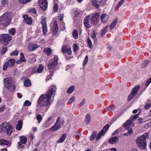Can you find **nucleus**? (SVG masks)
Listing matches in <instances>:
<instances>
[{"label": "nucleus", "instance_id": "7ed1b4c3", "mask_svg": "<svg viewBox=\"0 0 151 151\" xmlns=\"http://www.w3.org/2000/svg\"><path fill=\"white\" fill-rule=\"evenodd\" d=\"M12 16L11 12L5 13L0 17V29L1 26H6L8 25L11 21L10 18Z\"/></svg>", "mask_w": 151, "mask_h": 151}, {"label": "nucleus", "instance_id": "e2e57ef3", "mask_svg": "<svg viewBox=\"0 0 151 151\" xmlns=\"http://www.w3.org/2000/svg\"><path fill=\"white\" fill-rule=\"evenodd\" d=\"M18 146L19 148L23 149L24 147V146L23 145L21 142H19L18 143Z\"/></svg>", "mask_w": 151, "mask_h": 151}, {"label": "nucleus", "instance_id": "4be33fe9", "mask_svg": "<svg viewBox=\"0 0 151 151\" xmlns=\"http://www.w3.org/2000/svg\"><path fill=\"white\" fill-rule=\"evenodd\" d=\"M119 138L117 137H114L110 138L109 142L111 144H114L117 142L119 140Z\"/></svg>", "mask_w": 151, "mask_h": 151}, {"label": "nucleus", "instance_id": "39448f33", "mask_svg": "<svg viewBox=\"0 0 151 151\" xmlns=\"http://www.w3.org/2000/svg\"><path fill=\"white\" fill-rule=\"evenodd\" d=\"M58 57L55 55H54V58L52 59L48 64V68L50 70L54 69L55 68V66L58 64Z\"/></svg>", "mask_w": 151, "mask_h": 151}, {"label": "nucleus", "instance_id": "3c124183", "mask_svg": "<svg viewBox=\"0 0 151 151\" xmlns=\"http://www.w3.org/2000/svg\"><path fill=\"white\" fill-rule=\"evenodd\" d=\"M50 125V123L49 124L45 121L43 124V127H49Z\"/></svg>", "mask_w": 151, "mask_h": 151}, {"label": "nucleus", "instance_id": "680f3d73", "mask_svg": "<svg viewBox=\"0 0 151 151\" xmlns=\"http://www.w3.org/2000/svg\"><path fill=\"white\" fill-rule=\"evenodd\" d=\"M151 82V78L148 79L146 83H145V85L146 87H147L149 84Z\"/></svg>", "mask_w": 151, "mask_h": 151}, {"label": "nucleus", "instance_id": "c03bdc74", "mask_svg": "<svg viewBox=\"0 0 151 151\" xmlns=\"http://www.w3.org/2000/svg\"><path fill=\"white\" fill-rule=\"evenodd\" d=\"M145 109L146 110H148L151 108V103H147L144 106Z\"/></svg>", "mask_w": 151, "mask_h": 151}, {"label": "nucleus", "instance_id": "6e6d98bb", "mask_svg": "<svg viewBox=\"0 0 151 151\" xmlns=\"http://www.w3.org/2000/svg\"><path fill=\"white\" fill-rule=\"evenodd\" d=\"M31 0H19L20 3L22 4H24L30 1Z\"/></svg>", "mask_w": 151, "mask_h": 151}, {"label": "nucleus", "instance_id": "2f4dec72", "mask_svg": "<svg viewBox=\"0 0 151 151\" xmlns=\"http://www.w3.org/2000/svg\"><path fill=\"white\" fill-rule=\"evenodd\" d=\"M19 139L21 142L23 144H25L27 141V138L25 136H21L19 137Z\"/></svg>", "mask_w": 151, "mask_h": 151}, {"label": "nucleus", "instance_id": "0eeeda50", "mask_svg": "<svg viewBox=\"0 0 151 151\" xmlns=\"http://www.w3.org/2000/svg\"><path fill=\"white\" fill-rule=\"evenodd\" d=\"M140 88V86H137L135 87L132 90V92L129 94L128 98V101H130L137 95L138 91Z\"/></svg>", "mask_w": 151, "mask_h": 151}, {"label": "nucleus", "instance_id": "aec40b11", "mask_svg": "<svg viewBox=\"0 0 151 151\" xmlns=\"http://www.w3.org/2000/svg\"><path fill=\"white\" fill-rule=\"evenodd\" d=\"M109 16L106 14H102L101 16V22L103 23H105L107 20Z\"/></svg>", "mask_w": 151, "mask_h": 151}, {"label": "nucleus", "instance_id": "9d476101", "mask_svg": "<svg viewBox=\"0 0 151 151\" xmlns=\"http://www.w3.org/2000/svg\"><path fill=\"white\" fill-rule=\"evenodd\" d=\"M46 22L47 21L46 18L44 17L42 18V21L41 22V23L42 24L43 33L44 35L46 34L47 32Z\"/></svg>", "mask_w": 151, "mask_h": 151}, {"label": "nucleus", "instance_id": "09e8293b", "mask_svg": "<svg viewBox=\"0 0 151 151\" xmlns=\"http://www.w3.org/2000/svg\"><path fill=\"white\" fill-rule=\"evenodd\" d=\"M139 116V114H136L134 116L132 115L130 118V119L132 120L133 121H134V119H137Z\"/></svg>", "mask_w": 151, "mask_h": 151}, {"label": "nucleus", "instance_id": "5701e85b", "mask_svg": "<svg viewBox=\"0 0 151 151\" xmlns=\"http://www.w3.org/2000/svg\"><path fill=\"white\" fill-rule=\"evenodd\" d=\"M0 145H5L8 147L10 146L11 145V143L3 139L0 140Z\"/></svg>", "mask_w": 151, "mask_h": 151}, {"label": "nucleus", "instance_id": "a211bd4d", "mask_svg": "<svg viewBox=\"0 0 151 151\" xmlns=\"http://www.w3.org/2000/svg\"><path fill=\"white\" fill-rule=\"evenodd\" d=\"M61 127V126L56 122L55 124L50 129V130L52 131H56Z\"/></svg>", "mask_w": 151, "mask_h": 151}, {"label": "nucleus", "instance_id": "de8ad7c7", "mask_svg": "<svg viewBox=\"0 0 151 151\" xmlns=\"http://www.w3.org/2000/svg\"><path fill=\"white\" fill-rule=\"evenodd\" d=\"M125 0H121L117 4L116 8L118 9L119 8L123 3Z\"/></svg>", "mask_w": 151, "mask_h": 151}, {"label": "nucleus", "instance_id": "f257e3e1", "mask_svg": "<svg viewBox=\"0 0 151 151\" xmlns=\"http://www.w3.org/2000/svg\"><path fill=\"white\" fill-rule=\"evenodd\" d=\"M56 89L55 85L51 86L50 89L45 94L41 95L37 100L38 105L40 107H46L45 111H47L49 106H48L50 103V100L52 96L55 92Z\"/></svg>", "mask_w": 151, "mask_h": 151}, {"label": "nucleus", "instance_id": "1a4fd4ad", "mask_svg": "<svg viewBox=\"0 0 151 151\" xmlns=\"http://www.w3.org/2000/svg\"><path fill=\"white\" fill-rule=\"evenodd\" d=\"M11 40V36L8 34H3L0 35V41L7 42Z\"/></svg>", "mask_w": 151, "mask_h": 151}, {"label": "nucleus", "instance_id": "4d7b16f0", "mask_svg": "<svg viewBox=\"0 0 151 151\" xmlns=\"http://www.w3.org/2000/svg\"><path fill=\"white\" fill-rule=\"evenodd\" d=\"M58 4H54L53 6V10L55 12H56L58 9Z\"/></svg>", "mask_w": 151, "mask_h": 151}, {"label": "nucleus", "instance_id": "338daca9", "mask_svg": "<svg viewBox=\"0 0 151 151\" xmlns=\"http://www.w3.org/2000/svg\"><path fill=\"white\" fill-rule=\"evenodd\" d=\"M30 11L31 12L33 13L34 14H36L37 13L36 10L35 9H33L30 10Z\"/></svg>", "mask_w": 151, "mask_h": 151}, {"label": "nucleus", "instance_id": "4c0bfd02", "mask_svg": "<svg viewBox=\"0 0 151 151\" xmlns=\"http://www.w3.org/2000/svg\"><path fill=\"white\" fill-rule=\"evenodd\" d=\"M43 69L44 67L43 66L41 65H40L39 68L37 69V73H42L43 70Z\"/></svg>", "mask_w": 151, "mask_h": 151}, {"label": "nucleus", "instance_id": "72a5a7b5", "mask_svg": "<svg viewBox=\"0 0 151 151\" xmlns=\"http://www.w3.org/2000/svg\"><path fill=\"white\" fill-rule=\"evenodd\" d=\"M133 122L132 120L130 119L128 120L124 124V127H127L128 125H131L132 124Z\"/></svg>", "mask_w": 151, "mask_h": 151}, {"label": "nucleus", "instance_id": "603ef678", "mask_svg": "<svg viewBox=\"0 0 151 151\" xmlns=\"http://www.w3.org/2000/svg\"><path fill=\"white\" fill-rule=\"evenodd\" d=\"M18 53L19 51H18L15 50L11 53L10 55L12 56H17L18 55Z\"/></svg>", "mask_w": 151, "mask_h": 151}, {"label": "nucleus", "instance_id": "7c9ffc66", "mask_svg": "<svg viewBox=\"0 0 151 151\" xmlns=\"http://www.w3.org/2000/svg\"><path fill=\"white\" fill-rule=\"evenodd\" d=\"M74 86H71L68 88L67 92L68 94H70L74 91Z\"/></svg>", "mask_w": 151, "mask_h": 151}, {"label": "nucleus", "instance_id": "dca6fc26", "mask_svg": "<svg viewBox=\"0 0 151 151\" xmlns=\"http://www.w3.org/2000/svg\"><path fill=\"white\" fill-rule=\"evenodd\" d=\"M23 17L27 24L30 25L32 24V20L31 17L27 15H24L23 16Z\"/></svg>", "mask_w": 151, "mask_h": 151}, {"label": "nucleus", "instance_id": "a19ab883", "mask_svg": "<svg viewBox=\"0 0 151 151\" xmlns=\"http://www.w3.org/2000/svg\"><path fill=\"white\" fill-rule=\"evenodd\" d=\"M96 134L97 132H93L90 137V140L92 141L95 138V137Z\"/></svg>", "mask_w": 151, "mask_h": 151}, {"label": "nucleus", "instance_id": "49530a36", "mask_svg": "<svg viewBox=\"0 0 151 151\" xmlns=\"http://www.w3.org/2000/svg\"><path fill=\"white\" fill-rule=\"evenodd\" d=\"M75 97L74 96H73L70 98L69 100V101L68 102V103L69 104H71L75 100Z\"/></svg>", "mask_w": 151, "mask_h": 151}, {"label": "nucleus", "instance_id": "5fc2aeb1", "mask_svg": "<svg viewBox=\"0 0 151 151\" xmlns=\"http://www.w3.org/2000/svg\"><path fill=\"white\" fill-rule=\"evenodd\" d=\"M37 119L38 121V123H40L42 120V116L41 115H38L37 116Z\"/></svg>", "mask_w": 151, "mask_h": 151}, {"label": "nucleus", "instance_id": "79ce46f5", "mask_svg": "<svg viewBox=\"0 0 151 151\" xmlns=\"http://www.w3.org/2000/svg\"><path fill=\"white\" fill-rule=\"evenodd\" d=\"M87 43L88 45V46H89V47H90V48H91L92 47V42L91 39L90 38H88L87 39Z\"/></svg>", "mask_w": 151, "mask_h": 151}, {"label": "nucleus", "instance_id": "69168bd1", "mask_svg": "<svg viewBox=\"0 0 151 151\" xmlns=\"http://www.w3.org/2000/svg\"><path fill=\"white\" fill-rule=\"evenodd\" d=\"M149 63V62L148 60L145 61L143 63V65L144 66H146Z\"/></svg>", "mask_w": 151, "mask_h": 151}, {"label": "nucleus", "instance_id": "20e7f679", "mask_svg": "<svg viewBox=\"0 0 151 151\" xmlns=\"http://www.w3.org/2000/svg\"><path fill=\"white\" fill-rule=\"evenodd\" d=\"M2 130L8 135H10L13 131L12 126L9 122H4L0 124Z\"/></svg>", "mask_w": 151, "mask_h": 151}, {"label": "nucleus", "instance_id": "f3484780", "mask_svg": "<svg viewBox=\"0 0 151 151\" xmlns=\"http://www.w3.org/2000/svg\"><path fill=\"white\" fill-rule=\"evenodd\" d=\"M124 130L126 131L127 132L126 133H124L123 135L126 136H128L131 135L132 133V130L131 128L127 127L126 128H125Z\"/></svg>", "mask_w": 151, "mask_h": 151}, {"label": "nucleus", "instance_id": "37998d69", "mask_svg": "<svg viewBox=\"0 0 151 151\" xmlns=\"http://www.w3.org/2000/svg\"><path fill=\"white\" fill-rule=\"evenodd\" d=\"M7 47L6 45H4L1 50V53L2 54H4L7 50Z\"/></svg>", "mask_w": 151, "mask_h": 151}, {"label": "nucleus", "instance_id": "774afa93", "mask_svg": "<svg viewBox=\"0 0 151 151\" xmlns=\"http://www.w3.org/2000/svg\"><path fill=\"white\" fill-rule=\"evenodd\" d=\"M85 99H83V101H81V102L80 104V106H83L85 103Z\"/></svg>", "mask_w": 151, "mask_h": 151}, {"label": "nucleus", "instance_id": "58836bf2", "mask_svg": "<svg viewBox=\"0 0 151 151\" xmlns=\"http://www.w3.org/2000/svg\"><path fill=\"white\" fill-rule=\"evenodd\" d=\"M91 117L89 114H87L86 116V124H88L90 123L91 120Z\"/></svg>", "mask_w": 151, "mask_h": 151}, {"label": "nucleus", "instance_id": "ddd939ff", "mask_svg": "<svg viewBox=\"0 0 151 151\" xmlns=\"http://www.w3.org/2000/svg\"><path fill=\"white\" fill-rule=\"evenodd\" d=\"M39 47L37 44L33 43H29L28 45V49L29 51H32Z\"/></svg>", "mask_w": 151, "mask_h": 151}, {"label": "nucleus", "instance_id": "ea45409f", "mask_svg": "<svg viewBox=\"0 0 151 151\" xmlns=\"http://www.w3.org/2000/svg\"><path fill=\"white\" fill-rule=\"evenodd\" d=\"M15 29L14 28L10 29L9 31V33L12 35H14L15 33Z\"/></svg>", "mask_w": 151, "mask_h": 151}, {"label": "nucleus", "instance_id": "473e14b6", "mask_svg": "<svg viewBox=\"0 0 151 151\" xmlns=\"http://www.w3.org/2000/svg\"><path fill=\"white\" fill-rule=\"evenodd\" d=\"M109 27V26H106L102 29L101 33V36H104L105 34Z\"/></svg>", "mask_w": 151, "mask_h": 151}, {"label": "nucleus", "instance_id": "8fccbe9b", "mask_svg": "<svg viewBox=\"0 0 151 151\" xmlns=\"http://www.w3.org/2000/svg\"><path fill=\"white\" fill-rule=\"evenodd\" d=\"M31 104V103L28 100H26L24 102L23 105L25 106H30Z\"/></svg>", "mask_w": 151, "mask_h": 151}, {"label": "nucleus", "instance_id": "6ab92c4d", "mask_svg": "<svg viewBox=\"0 0 151 151\" xmlns=\"http://www.w3.org/2000/svg\"><path fill=\"white\" fill-rule=\"evenodd\" d=\"M20 55H21L20 58L16 61L17 63L18 64H20L22 62H25L26 61L24 58L23 54L22 52H21Z\"/></svg>", "mask_w": 151, "mask_h": 151}, {"label": "nucleus", "instance_id": "f704fd0d", "mask_svg": "<svg viewBox=\"0 0 151 151\" xmlns=\"http://www.w3.org/2000/svg\"><path fill=\"white\" fill-rule=\"evenodd\" d=\"M69 48V47L67 46H63L61 48L62 52L64 53H67V51Z\"/></svg>", "mask_w": 151, "mask_h": 151}, {"label": "nucleus", "instance_id": "f03ea898", "mask_svg": "<svg viewBox=\"0 0 151 151\" xmlns=\"http://www.w3.org/2000/svg\"><path fill=\"white\" fill-rule=\"evenodd\" d=\"M149 137V134L147 132L138 137L136 140L137 146L141 149H145L147 147L146 139H148Z\"/></svg>", "mask_w": 151, "mask_h": 151}, {"label": "nucleus", "instance_id": "4468645a", "mask_svg": "<svg viewBox=\"0 0 151 151\" xmlns=\"http://www.w3.org/2000/svg\"><path fill=\"white\" fill-rule=\"evenodd\" d=\"M4 85L7 88H9L12 86V79L10 78H4Z\"/></svg>", "mask_w": 151, "mask_h": 151}, {"label": "nucleus", "instance_id": "9b49d317", "mask_svg": "<svg viewBox=\"0 0 151 151\" xmlns=\"http://www.w3.org/2000/svg\"><path fill=\"white\" fill-rule=\"evenodd\" d=\"M99 14L98 13H95L92 17L91 21V23L95 25L99 21Z\"/></svg>", "mask_w": 151, "mask_h": 151}, {"label": "nucleus", "instance_id": "423d86ee", "mask_svg": "<svg viewBox=\"0 0 151 151\" xmlns=\"http://www.w3.org/2000/svg\"><path fill=\"white\" fill-rule=\"evenodd\" d=\"M15 60L13 59H11L8 60L4 65L3 69L4 70H6L8 67L11 68L13 67L15 65Z\"/></svg>", "mask_w": 151, "mask_h": 151}, {"label": "nucleus", "instance_id": "b1692460", "mask_svg": "<svg viewBox=\"0 0 151 151\" xmlns=\"http://www.w3.org/2000/svg\"><path fill=\"white\" fill-rule=\"evenodd\" d=\"M58 124L60 125L61 127L63 125L64 122V119L60 117H58L57 119L56 122Z\"/></svg>", "mask_w": 151, "mask_h": 151}, {"label": "nucleus", "instance_id": "f8f14e48", "mask_svg": "<svg viewBox=\"0 0 151 151\" xmlns=\"http://www.w3.org/2000/svg\"><path fill=\"white\" fill-rule=\"evenodd\" d=\"M39 3L40 7L42 10H45L47 9L48 3L46 0H39Z\"/></svg>", "mask_w": 151, "mask_h": 151}, {"label": "nucleus", "instance_id": "052dcab7", "mask_svg": "<svg viewBox=\"0 0 151 151\" xmlns=\"http://www.w3.org/2000/svg\"><path fill=\"white\" fill-rule=\"evenodd\" d=\"M8 0H2L1 4L4 6H5L7 4Z\"/></svg>", "mask_w": 151, "mask_h": 151}, {"label": "nucleus", "instance_id": "bb28decb", "mask_svg": "<svg viewBox=\"0 0 151 151\" xmlns=\"http://www.w3.org/2000/svg\"><path fill=\"white\" fill-rule=\"evenodd\" d=\"M26 71L29 73V76L32 75L35 73H37L36 69L35 68H30L29 70H26Z\"/></svg>", "mask_w": 151, "mask_h": 151}, {"label": "nucleus", "instance_id": "412c9836", "mask_svg": "<svg viewBox=\"0 0 151 151\" xmlns=\"http://www.w3.org/2000/svg\"><path fill=\"white\" fill-rule=\"evenodd\" d=\"M90 18L89 16L85 17L84 20V24L85 26L87 28L89 27L90 25L89 24V20Z\"/></svg>", "mask_w": 151, "mask_h": 151}, {"label": "nucleus", "instance_id": "864d4df0", "mask_svg": "<svg viewBox=\"0 0 151 151\" xmlns=\"http://www.w3.org/2000/svg\"><path fill=\"white\" fill-rule=\"evenodd\" d=\"M88 60V57L87 55L86 56L83 62V65L84 66H85L87 64Z\"/></svg>", "mask_w": 151, "mask_h": 151}, {"label": "nucleus", "instance_id": "c9c22d12", "mask_svg": "<svg viewBox=\"0 0 151 151\" xmlns=\"http://www.w3.org/2000/svg\"><path fill=\"white\" fill-rule=\"evenodd\" d=\"M73 36L74 38L76 39H77L78 38V35L77 30H75L73 32Z\"/></svg>", "mask_w": 151, "mask_h": 151}, {"label": "nucleus", "instance_id": "2eb2a0df", "mask_svg": "<svg viewBox=\"0 0 151 151\" xmlns=\"http://www.w3.org/2000/svg\"><path fill=\"white\" fill-rule=\"evenodd\" d=\"M52 30L53 32V35H55L58 30V24L56 21H55L54 22Z\"/></svg>", "mask_w": 151, "mask_h": 151}, {"label": "nucleus", "instance_id": "cd10ccee", "mask_svg": "<svg viewBox=\"0 0 151 151\" xmlns=\"http://www.w3.org/2000/svg\"><path fill=\"white\" fill-rule=\"evenodd\" d=\"M24 86L26 87H29L32 85L31 82L29 79L25 80L24 81Z\"/></svg>", "mask_w": 151, "mask_h": 151}, {"label": "nucleus", "instance_id": "6e6552de", "mask_svg": "<svg viewBox=\"0 0 151 151\" xmlns=\"http://www.w3.org/2000/svg\"><path fill=\"white\" fill-rule=\"evenodd\" d=\"M109 128V126L108 124L106 125L103 129L98 133L96 138V140H98L101 138L102 135H104Z\"/></svg>", "mask_w": 151, "mask_h": 151}, {"label": "nucleus", "instance_id": "c85d7f7f", "mask_svg": "<svg viewBox=\"0 0 151 151\" xmlns=\"http://www.w3.org/2000/svg\"><path fill=\"white\" fill-rule=\"evenodd\" d=\"M117 21V19H115L111 23L110 26V30H112L113 29L116 25Z\"/></svg>", "mask_w": 151, "mask_h": 151}, {"label": "nucleus", "instance_id": "c756f323", "mask_svg": "<svg viewBox=\"0 0 151 151\" xmlns=\"http://www.w3.org/2000/svg\"><path fill=\"white\" fill-rule=\"evenodd\" d=\"M45 53L47 55H50L52 52V50L49 48H45L44 50Z\"/></svg>", "mask_w": 151, "mask_h": 151}, {"label": "nucleus", "instance_id": "13d9d810", "mask_svg": "<svg viewBox=\"0 0 151 151\" xmlns=\"http://www.w3.org/2000/svg\"><path fill=\"white\" fill-rule=\"evenodd\" d=\"M73 50L74 52H75L76 51V50H78V46L76 44H74L73 45Z\"/></svg>", "mask_w": 151, "mask_h": 151}, {"label": "nucleus", "instance_id": "a18cd8bd", "mask_svg": "<svg viewBox=\"0 0 151 151\" xmlns=\"http://www.w3.org/2000/svg\"><path fill=\"white\" fill-rule=\"evenodd\" d=\"M52 117H49L46 120V122H48V123H50L51 125L52 124L54 121V120L52 121L51 119Z\"/></svg>", "mask_w": 151, "mask_h": 151}, {"label": "nucleus", "instance_id": "a878e982", "mask_svg": "<svg viewBox=\"0 0 151 151\" xmlns=\"http://www.w3.org/2000/svg\"><path fill=\"white\" fill-rule=\"evenodd\" d=\"M22 121L21 120L19 121L18 123L16 126V129L18 131L20 130L22 128Z\"/></svg>", "mask_w": 151, "mask_h": 151}, {"label": "nucleus", "instance_id": "393cba45", "mask_svg": "<svg viewBox=\"0 0 151 151\" xmlns=\"http://www.w3.org/2000/svg\"><path fill=\"white\" fill-rule=\"evenodd\" d=\"M66 136L67 135L66 134H63L60 139L57 141V143H59L63 142L65 140Z\"/></svg>", "mask_w": 151, "mask_h": 151}, {"label": "nucleus", "instance_id": "0e129e2a", "mask_svg": "<svg viewBox=\"0 0 151 151\" xmlns=\"http://www.w3.org/2000/svg\"><path fill=\"white\" fill-rule=\"evenodd\" d=\"M143 122V119L141 118H139L138 119V123L139 124H142V123Z\"/></svg>", "mask_w": 151, "mask_h": 151}, {"label": "nucleus", "instance_id": "bf43d9fd", "mask_svg": "<svg viewBox=\"0 0 151 151\" xmlns=\"http://www.w3.org/2000/svg\"><path fill=\"white\" fill-rule=\"evenodd\" d=\"M93 5L95 6V7L97 8H99V5L97 3L96 1H94L92 2Z\"/></svg>", "mask_w": 151, "mask_h": 151}, {"label": "nucleus", "instance_id": "e433bc0d", "mask_svg": "<svg viewBox=\"0 0 151 151\" xmlns=\"http://www.w3.org/2000/svg\"><path fill=\"white\" fill-rule=\"evenodd\" d=\"M115 108V107L114 105H112L110 106L109 107H107L105 109L106 111H112L114 110Z\"/></svg>", "mask_w": 151, "mask_h": 151}]
</instances>
